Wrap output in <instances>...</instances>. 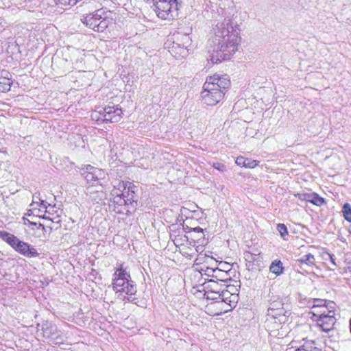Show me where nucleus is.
<instances>
[{
    "label": "nucleus",
    "mask_w": 351,
    "mask_h": 351,
    "mask_svg": "<svg viewBox=\"0 0 351 351\" xmlns=\"http://www.w3.org/2000/svg\"><path fill=\"white\" fill-rule=\"evenodd\" d=\"M128 184L130 185V183L120 181L114 186V189L111 191L112 196L119 198V200L117 201L119 204H130L134 202L133 193L135 192V186H128Z\"/></svg>",
    "instance_id": "8"
},
{
    "label": "nucleus",
    "mask_w": 351,
    "mask_h": 351,
    "mask_svg": "<svg viewBox=\"0 0 351 351\" xmlns=\"http://www.w3.org/2000/svg\"><path fill=\"white\" fill-rule=\"evenodd\" d=\"M1 74L2 75L0 76V91L5 93L10 90L12 81L9 77L10 73L8 71H3Z\"/></svg>",
    "instance_id": "18"
},
{
    "label": "nucleus",
    "mask_w": 351,
    "mask_h": 351,
    "mask_svg": "<svg viewBox=\"0 0 351 351\" xmlns=\"http://www.w3.org/2000/svg\"><path fill=\"white\" fill-rule=\"evenodd\" d=\"M258 162L257 160L247 158L245 165L244 167L247 168H254L258 165Z\"/></svg>",
    "instance_id": "30"
},
{
    "label": "nucleus",
    "mask_w": 351,
    "mask_h": 351,
    "mask_svg": "<svg viewBox=\"0 0 351 351\" xmlns=\"http://www.w3.org/2000/svg\"><path fill=\"white\" fill-rule=\"evenodd\" d=\"M335 315V313L334 311H328L325 307H324V310L319 315L313 313V316L316 317L317 326L326 333H329L334 330L335 324L337 321Z\"/></svg>",
    "instance_id": "9"
},
{
    "label": "nucleus",
    "mask_w": 351,
    "mask_h": 351,
    "mask_svg": "<svg viewBox=\"0 0 351 351\" xmlns=\"http://www.w3.org/2000/svg\"><path fill=\"white\" fill-rule=\"evenodd\" d=\"M221 292V291H205L204 296L208 300H216L219 302Z\"/></svg>",
    "instance_id": "25"
},
{
    "label": "nucleus",
    "mask_w": 351,
    "mask_h": 351,
    "mask_svg": "<svg viewBox=\"0 0 351 351\" xmlns=\"http://www.w3.org/2000/svg\"><path fill=\"white\" fill-rule=\"evenodd\" d=\"M230 86V80L227 75L214 74L208 77L201 92L203 102L208 106L217 104L223 98Z\"/></svg>",
    "instance_id": "2"
},
{
    "label": "nucleus",
    "mask_w": 351,
    "mask_h": 351,
    "mask_svg": "<svg viewBox=\"0 0 351 351\" xmlns=\"http://www.w3.org/2000/svg\"><path fill=\"white\" fill-rule=\"evenodd\" d=\"M41 200L42 199H40L38 196H36V195H33V201H32V204H30V206L34 209V208H36V207L34 206L36 204L39 206V210H41L42 209V206L40 205Z\"/></svg>",
    "instance_id": "29"
},
{
    "label": "nucleus",
    "mask_w": 351,
    "mask_h": 351,
    "mask_svg": "<svg viewBox=\"0 0 351 351\" xmlns=\"http://www.w3.org/2000/svg\"><path fill=\"white\" fill-rule=\"evenodd\" d=\"M238 295L237 294H232L230 291L223 289L221 292V298L219 302H224L228 304L230 308L235 306L237 302Z\"/></svg>",
    "instance_id": "17"
},
{
    "label": "nucleus",
    "mask_w": 351,
    "mask_h": 351,
    "mask_svg": "<svg viewBox=\"0 0 351 351\" xmlns=\"http://www.w3.org/2000/svg\"><path fill=\"white\" fill-rule=\"evenodd\" d=\"M295 351H304L302 350V348L300 347L299 348L296 349Z\"/></svg>",
    "instance_id": "37"
},
{
    "label": "nucleus",
    "mask_w": 351,
    "mask_h": 351,
    "mask_svg": "<svg viewBox=\"0 0 351 351\" xmlns=\"http://www.w3.org/2000/svg\"><path fill=\"white\" fill-rule=\"evenodd\" d=\"M172 42L179 43L184 47H189L191 44V38L189 34H184L182 32H175L169 38Z\"/></svg>",
    "instance_id": "14"
},
{
    "label": "nucleus",
    "mask_w": 351,
    "mask_h": 351,
    "mask_svg": "<svg viewBox=\"0 0 351 351\" xmlns=\"http://www.w3.org/2000/svg\"><path fill=\"white\" fill-rule=\"evenodd\" d=\"M247 160V158L243 156H239L237 158L235 162L239 165L241 167H244L245 165V162Z\"/></svg>",
    "instance_id": "32"
},
{
    "label": "nucleus",
    "mask_w": 351,
    "mask_h": 351,
    "mask_svg": "<svg viewBox=\"0 0 351 351\" xmlns=\"http://www.w3.org/2000/svg\"><path fill=\"white\" fill-rule=\"evenodd\" d=\"M3 256V254L0 252V259H2Z\"/></svg>",
    "instance_id": "38"
},
{
    "label": "nucleus",
    "mask_w": 351,
    "mask_h": 351,
    "mask_svg": "<svg viewBox=\"0 0 351 351\" xmlns=\"http://www.w3.org/2000/svg\"><path fill=\"white\" fill-rule=\"evenodd\" d=\"M157 16L163 20H171L178 15L177 0H159L153 2Z\"/></svg>",
    "instance_id": "6"
},
{
    "label": "nucleus",
    "mask_w": 351,
    "mask_h": 351,
    "mask_svg": "<svg viewBox=\"0 0 351 351\" xmlns=\"http://www.w3.org/2000/svg\"><path fill=\"white\" fill-rule=\"evenodd\" d=\"M213 167L215 169H217V170H218V171H219L221 172H224V171H226V165H223V163H221V162H213Z\"/></svg>",
    "instance_id": "31"
},
{
    "label": "nucleus",
    "mask_w": 351,
    "mask_h": 351,
    "mask_svg": "<svg viewBox=\"0 0 351 351\" xmlns=\"http://www.w3.org/2000/svg\"><path fill=\"white\" fill-rule=\"evenodd\" d=\"M327 256L329 257V259L331 262V263L334 265V266H336L337 264L335 263V255L334 254H330V253H327Z\"/></svg>",
    "instance_id": "33"
},
{
    "label": "nucleus",
    "mask_w": 351,
    "mask_h": 351,
    "mask_svg": "<svg viewBox=\"0 0 351 351\" xmlns=\"http://www.w3.org/2000/svg\"><path fill=\"white\" fill-rule=\"evenodd\" d=\"M213 36L209 49V59L212 63H219L229 60L238 50L240 43L237 25L230 19L218 21L213 28Z\"/></svg>",
    "instance_id": "1"
},
{
    "label": "nucleus",
    "mask_w": 351,
    "mask_h": 351,
    "mask_svg": "<svg viewBox=\"0 0 351 351\" xmlns=\"http://www.w3.org/2000/svg\"><path fill=\"white\" fill-rule=\"evenodd\" d=\"M323 302H324V301H322V300H317V305H314L312 307V310L313 311V313H315V311H316L317 306H323Z\"/></svg>",
    "instance_id": "34"
},
{
    "label": "nucleus",
    "mask_w": 351,
    "mask_h": 351,
    "mask_svg": "<svg viewBox=\"0 0 351 351\" xmlns=\"http://www.w3.org/2000/svg\"><path fill=\"white\" fill-rule=\"evenodd\" d=\"M24 224L28 226L27 232L35 238L43 240L46 239V228L41 223L32 222L29 219L23 218Z\"/></svg>",
    "instance_id": "11"
},
{
    "label": "nucleus",
    "mask_w": 351,
    "mask_h": 351,
    "mask_svg": "<svg viewBox=\"0 0 351 351\" xmlns=\"http://www.w3.org/2000/svg\"><path fill=\"white\" fill-rule=\"evenodd\" d=\"M113 289L118 294V298L122 300L134 301L136 288L130 275L122 267L117 269L113 274Z\"/></svg>",
    "instance_id": "4"
},
{
    "label": "nucleus",
    "mask_w": 351,
    "mask_h": 351,
    "mask_svg": "<svg viewBox=\"0 0 351 351\" xmlns=\"http://www.w3.org/2000/svg\"><path fill=\"white\" fill-rule=\"evenodd\" d=\"M213 272L215 274L213 275V278H215L217 280H219L220 282H224L225 281V280H223L222 279H219V277L222 278L223 275H227L226 273H225L224 271H223L222 270L219 269H213Z\"/></svg>",
    "instance_id": "28"
},
{
    "label": "nucleus",
    "mask_w": 351,
    "mask_h": 351,
    "mask_svg": "<svg viewBox=\"0 0 351 351\" xmlns=\"http://www.w3.org/2000/svg\"><path fill=\"white\" fill-rule=\"evenodd\" d=\"M277 230L279 232L280 236L284 239H286L285 237L288 235V230L286 226L283 223H279L277 226Z\"/></svg>",
    "instance_id": "27"
},
{
    "label": "nucleus",
    "mask_w": 351,
    "mask_h": 351,
    "mask_svg": "<svg viewBox=\"0 0 351 351\" xmlns=\"http://www.w3.org/2000/svg\"><path fill=\"white\" fill-rule=\"evenodd\" d=\"M269 270L271 272L275 274L277 276L282 274L284 267L282 266V263L280 261H274L269 267Z\"/></svg>",
    "instance_id": "21"
},
{
    "label": "nucleus",
    "mask_w": 351,
    "mask_h": 351,
    "mask_svg": "<svg viewBox=\"0 0 351 351\" xmlns=\"http://www.w3.org/2000/svg\"><path fill=\"white\" fill-rule=\"evenodd\" d=\"M193 231L196 232H203V229L200 227H196L193 228Z\"/></svg>",
    "instance_id": "36"
},
{
    "label": "nucleus",
    "mask_w": 351,
    "mask_h": 351,
    "mask_svg": "<svg viewBox=\"0 0 351 351\" xmlns=\"http://www.w3.org/2000/svg\"><path fill=\"white\" fill-rule=\"evenodd\" d=\"M204 285H205V286H204L205 289H207L206 291L220 292L223 290L222 287L223 286V285L219 284L217 281H216L213 279L208 280Z\"/></svg>",
    "instance_id": "19"
},
{
    "label": "nucleus",
    "mask_w": 351,
    "mask_h": 351,
    "mask_svg": "<svg viewBox=\"0 0 351 351\" xmlns=\"http://www.w3.org/2000/svg\"><path fill=\"white\" fill-rule=\"evenodd\" d=\"M42 330L43 331V335L46 338H52V335L55 333L56 328L51 324H45L42 326Z\"/></svg>",
    "instance_id": "22"
},
{
    "label": "nucleus",
    "mask_w": 351,
    "mask_h": 351,
    "mask_svg": "<svg viewBox=\"0 0 351 351\" xmlns=\"http://www.w3.org/2000/svg\"><path fill=\"white\" fill-rule=\"evenodd\" d=\"M300 347L304 351H320V349L316 346L314 341H304V343Z\"/></svg>",
    "instance_id": "23"
},
{
    "label": "nucleus",
    "mask_w": 351,
    "mask_h": 351,
    "mask_svg": "<svg viewBox=\"0 0 351 351\" xmlns=\"http://www.w3.org/2000/svg\"><path fill=\"white\" fill-rule=\"evenodd\" d=\"M165 48L176 59L184 58L189 54L188 47H184L179 43L172 42L170 39H168L165 43Z\"/></svg>",
    "instance_id": "12"
},
{
    "label": "nucleus",
    "mask_w": 351,
    "mask_h": 351,
    "mask_svg": "<svg viewBox=\"0 0 351 351\" xmlns=\"http://www.w3.org/2000/svg\"><path fill=\"white\" fill-rule=\"evenodd\" d=\"M0 238L9 244L16 252L19 249L20 244L23 242L14 234L5 231H0Z\"/></svg>",
    "instance_id": "13"
},
{
    "label": "nucleus",
    "mask_w": 351,
    "mask_h": 351,
    "mask_svg": "<svg viewBox=\"0 0 351 351\" xmlns=\"http://www.w3.org/2000/svg\"><path fill=\"white\" fill-rule=\"evenodd\" d=\"M296 263L305 264L307 266L313 267L315 265V258L312 254L308 253L306 255H304L300 258L297 259Z\"/></svg>",
    "instance_id": "20"
},
{
    "label": "nucleus",
    "mask_w": 351,
    "mask_h": 351,
    "mask_svg": "<svg viewBox=\"0 0 351 351\" xmlns=\"http://www.w3.org/2000/svg\"><path fill=\"white\" fill-rule=\"evenodd\" d=\"M40 205L42 206V209H45V213H48L49 215H52L53 213L56 212L55 210L56 206H52L50 204H48L45 200H41Z\"/></svg>",
    "instance_id": "24"
},
{
    "label": "nucleus",
    "mask_w": 351,
    "mask_h": 351,
    "mask_svg": "<svg viewBox=\"0 0 351 351\" xmlns=\"http://www.w3.org/2000/svg\"><path fill=\"white\" fill-rule=\"evenodd\" d=\"M122 114V110L120 108L112 106L100 108L99 110L93 112L91 117L97 121L117 123L121 119Z\"/></svg>",
    "instance_id": "7"
},
{
    "label": "nucleus",
    "mask_w": 351,
    "mask_h": 351,
    "mask_svg": "<svg viewBox=\"0 0 351 351\" xmlns=\"http://www.w3.org/2000/svg\"><path fill=\"white\" fill-rule=\"evenodd\" d=\"M342 212L345 219L351 221V206L348 203L344 204Z\"/></svg>",
    "instance_id": "26"
},
{
    "label": "nucleus",
    "mask_w": 351,
    "mask_h": 351,
    "mask_svg": "<svg viewBox=\"0 0 351 351\" xmlns=\"http://www.w3.org/2000/svg\"><path fill=\"white\" fill-rule=\"evenodd\" d=\"M20 245L21 247L17 250V252L21 255L27 258L36 257L39 255L36 249L29 243L23 241Z\"/></svg>",
    "instance_id": "16"
},
{
    "label": "nucleus",
    "mask_w": 351,
    "mask_h": 351,
    "mask_svg": "<svg viewBox=\"0 0 351 351\" xmlns=\"http://www.w3.org/2000/svg\"><path fill=\"white\" fill-rule=\"evenodd\" d=\"M298 195L300 199L309 202L318 206H321L326 203L323 197H319L315 193L298 194Z\"/></svg>",
    "instance_id": "15"
},
{
    "label": "nucleus",
    "mask_w": 351,
    "mask_h": 351,
    "mask_svg": "<svg viewBox=\"0 0 351 351\" xmlns=\"http://www.w3.org/2000/svg\"><path fill=\"white\" fill-rule=\"evenodd\" d=\"M81 174L84 176L86 181L92 184L98 182L103 178L105 173L102 169L87 165L81 169Z\"/></svg>",
    "instance_id": "10"
},
{
    "label": "nucleus",
    "mask_w": 351,
    "mask_h": 351,
    "mask_svg": "<svg viewBox=\"0 0 351 351\" xmlns=\"http://www.w3.org/2000/svg\"><path fill=\"white\" fill-rule=\"evenodd\" d=\"M111 12L99 9L93 13L83 16L81 21L95 32H103L112 23Z\"/></svg>",
    "instance_id": "5"
},
{
    "label": "nucleus",
    "mask_w": 351,
    "mask_h": 351,
    "mask_svg": "<svg viewBox=\"0 0 351 351\" xmlns=\"http://www.w3.org/2000/svg\"><path fill=\"white\" fill-rule=\"evenodd\" d=\"M291 315V305L288 298L273 296L267 309L265 324L269 329L276 330L281 324L288 322Z\"/></svg>",
    "instance_id": "3"
},
{
    "label": "nucleus",
    "mask_w": 351,
    "mask_h": 351,
    "mask_svg": "<svg viewBox=\"0 0 351 351\" xmlns=\"http://www.w3.org/2000/svg\"><path fill=\"white\" fill-rule=\"evenodd\" d=\"M51 215H49L48 213H46L43 216V219H48V220H50L51 221H54V219H56V218H51L50 217Z\"/></svg>",
    "instance_id": "35"
}]
</instances>
